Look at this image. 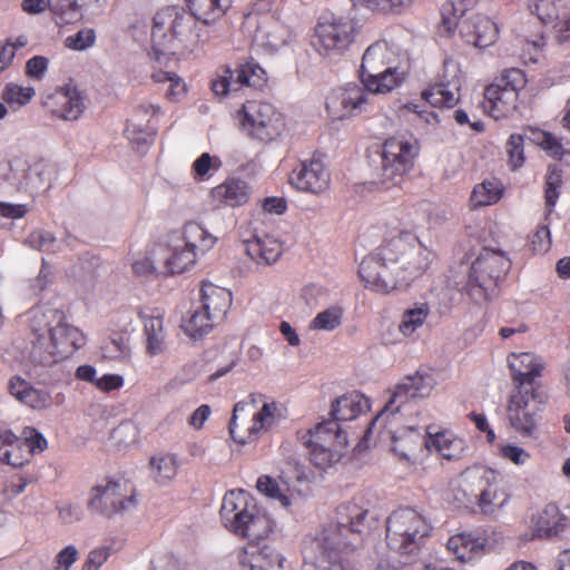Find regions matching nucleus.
<instances>
[{
	"mask_svg": "<svg viewBox=\"0 0 570 570\" xmlns=\"http://www.w3.org/2000/svg\"><path fill=\"white\" fill-rule=\"evenodd\" d=\"M347 444V434L337 422L323 421L309 431V460L316 468L325 470L340 460Z\"/></svg>",
	"mask_w": 570,
	"mask_h": 570,
	"instance_id": "13",
	"label": "nucleus"
},
{
	"mask_svg": "<svg viewBox=\"0 0 570 570\" xmlns=\"http://www.w3.org/2000/svg\"><path fill=\"white\" fill-rule=\"evenodd\" d=\"M237 118L247 135L263 144L279 140L287 130L284 115L266 101H246Z\"/></svg>",
	"mask_w": 570,
	"mask_h": 570,
	"instance_id": "9",
	"label": "nucleus"
},
{
	"mask_svg": "<svg viewBox=\"0 0 570 570\" xmlns=\"http://www.w3.org/2000/svg\"><path fill=\"white\" fill-rule=\"evenodd\" d=\"M150 466L155 480L158 483H166L176 476L178 462L176 455L167 453L153 456Z\"/></svg>",
	"mask_w": 570,
	"mask_h": 570,
	"instance_id": "43",
	"label": "nucleus"
},
{
	"mask_svg": "<svg viewBox=\"0 0 570 570\" xmlns=\"http://www.w3.org/2000/svg\"><path fill=\"white\" fill-rule=\"evenodd\" d=\"M196 262V253L186 248H176L170 256L166 258V268L170 274H181Z\"/></svg>",
	"mask_w": 570,
	"mask_h": 570,
	"instance_id": "46",
	"label": "nucleus"
},
{
	"mask_svg": "<svg viewBox=\"0 0 570 570\" xmlns=\"http://www.w3.org/2000/svg\"><path fill=\"white\" fill-rule=\"evenodd\" d=\"M30 361L52 366L72 355L86 343L83 333L67 322L63 311L36 307L30 317Z\"/></svg>",
	"mask_w": 570,
	"mask_h": 570,
	"instance_id": "3",
	"label": "nucleus"
},
{
	"mask_svg": "<svg viewBox=\"0 0 570 570\" xmlns=\"http://www.w3.org/2000/svg\"><path fill=\"white\" fill-rule=\"evenodd\" d=\"M78 550L75 546H67L56 557L57 570H69V568L77 561Z\"/></svg>",
	"mask_w": 570,
	"mask_h": 570,
	"instance_id": "61",
	"label": "nucleus"
},
{
	"mask_svg": "<svg viewBox=\"0 0 570 570\" xmlns=\"http://www.w3.org/2000/svg\"><path fill=\"white\" fill-rule=\"evenodd\" d=\"M534 140L552 157L560 159L564 154L561 140L548 131H535Z\"/></svg>",
	"mask_w": 570,
	"mask_h": 570,
	"instance_id": "53",
	"label": "nucleus"
},
{
	"mask_svg": "<svg viewBox=\"0 0 570 570\" xmlns=\"http://www.w3.org/2000/svg\"><path fill=\"white\" fill-rule=\"evenodd\" d=\"M481 480L485 488L481 491L478 508L484 515H494L509 501L505 482L500 473L483 468Z\"/></svg>",
	"mask_w": 570,
	"mask_h": 570,
	"instance_id": "23",
	"label": "nucleus"
},
{
	"mask_svg": "<svg viewBox=\"0 0 570 570\" xmlns=\"http://www.w3.org/2000/svg\"><path fill=\"white\" fill-rule=\"evenodd\" d=\"M183 240L186 248L206 252L210 249L215 243L216 237L209 234L202 225L197 223H188L184 226Z\"/></svg>",
	"mask_w": 570,
	"mask_h": 570,
	"instance_id": "38",
	"label": "nucleus"
},
{
	"mask_svg": "<svg viewBox=\"0 0 570 570\" xmlns=\"http://www.w3.org/2000/svg\"><path fill=\"white\" fill-rule=\"evenodd\" d=\"M368 94L357 85L333 89L326 96V110L333 120H342L362 111Z\"/></svg>",
	"mask_w": 570,
	"mask_h": 570,
	"instance_id": "20",
	"label": "nucleus"
},
{
	"mask_svg": "<svg viewBox=\"0 0 570 570\" xmlns=\"http://www.w3.org/2000/svg\"><path fill=\"white\" fill-rule=\"evenodd\" d=\"M502 195L503 186L500 180H484L474 186L470 197V207L474 209L494 205L501 199Z\"/></svg>",
	"mask_w": 570,
	"mask_h": 570,
	"instance_id": "35",
	"label": "nucleus"
},
{
	"mask_svg": "<svg viewBox=\"0 0 570 570\" xmlns=\"http://www.w3.org/2000/svg\"><path fill=\"white\" fill-rule=\"evenodd\" d=\"M530 246L534 253H547L551 247L550 229L547 225L538 226L537 230L530 238Z\"/></svg>",
	"mask_w": 570,
	"mask_h": 570,
	"instance_id": "56",
	"label": "nucleus"
},
{
	"mask_svg": "<svg viewBox=\"0 0 570 570\" xmlns=\"http://www.w3.org/2000/svg\"><path fill=\"white\" fill-rule=\"evenodd\" d=\"M434 383L435 381L430 374H421L417 372L413 376H407L402 383L395 386L390 401L372 422V426L382 423L389 424V433H391L392 439V451L401 461L409 462L412 456L415 455L422 446V436L414 428H403L397 431L392 430V428L399 423L397 413L411 400L428 396L431 393Z\"/></svg>",
	"mask_w": 570,
	"mask_h": 570,
	"instance_id": "4",
	"label": "nucleus"
},
{
	"mask_svg": "<svg viewBox=\"0 0 570 570\" xmlns=\"http://www.w3.org/2000/svg\"><path fill=\"white\" fill-rule=\"evenodd\" d=\"M222 166V160L217 156L203 153L191 166L193 177L197 181L209 179Z\"/></svg>",
	"mask_w": 570,
	"mask_h": 570,
	"instance_id": "44",
	"label": "nucleus"
},
{
	"mask_svg": "<svg viewBox=\"0 0 570 570\" xmlns=\"http://www.w3.org/2000/svg\"><path fill=\"white\" fill-rule=\"evenodd\" d=\"M155 83L165 86V97L168 101H180L187 94V86L181 77L175 72L156 70L151 73Z\"/></svg>",
	"mask_w": 570,
	"mask_h": 570,
	"instance_id": "37",
	"label": "nucleus"
},
{
	"mask_svg": "<svg viewBox=\"0 0 570 570\" xmlns=\"http://www.w3.org/2000/svg\"><path fill=\"white\" fill-rule=\"evenodd\" d=\"M513 390L509 397L507 413L511 426L524 436H530L537 429L538 415L547 401L540 379L546 364L543 360L530 352L508 355Z\"/></svg>",
	"mask_w": 570,
	"mask_h": 570,
	"instance_id": "2",
	"label": "nucleus"
},
{
	"mask_svg": "<svg viewBox=\"0 0 570 570\" xmlns=\"http://www.w3.org/2000/svg\"><path fill=\"white\" fill-rule=\"evenodd\" d=\"M463 17V0H448L441 7L440 32L451 36L460 27Z\"/></svg>",
	"mask_w": 570,
	"mask_h": 570,
	"instance_id": "41",
	"label": "nucleus"
},
{
	"mask_svg": "<svg viewBox=\"0 0 570 570\" xmlns=\"http://www.w3.org/2000/svg\"><path fill=\"white\" fill-rule=\"evenodd\" d=\"M197 19L179 7H166L154 17L153 49L159 55H183L198 43Z\"/></svg>",
	"mask_w": 570,
	"mask_h": 570,
	"instance_id": "6",
	"label": "nucleus"
},
{
	"mask_svg": "<svg viewBox=\"0 0 570 570\" xmlns=\"http://www.w3.org/2000/svg\"><path fill=\"white\" fill-rule=\"evenodd\" d=\"M43 105L53 116L63 120H77L85 110L81 92L70 83L48 95Z\"/></svg>",
	"mask_w": 570,
	"mask_h": 570,
	"instance_id": "21",
	"label": "nucleus"
},
{
	"mask_svg": "<svg viewBox=\"0 0 570 570\" xmlns=\"http://www.w3.org/2000/svg\"><path fill=\"white\" fill-rule=\"evenodd\" d=\"M46 175V165L37 163L33 164L32 166H29L26 173L27 185L31 187H38L40 184L45 181Z\"/></svg>",
	"mask_w": 570,
	"mask_h": 570,
	"instance_id": "63",
	"label": "nucleus"
},
{
	"mask_svg": "<svg viewBox=\"0 0 570 570\" xmlns=\"http://www.w3.org/2000/svg\"><path fill=\"white\" fill-rule=\"evenodd\" d=\"M263 45L271 50H278L294 39L293 31L283 22L274 20L259 30Z\"/></svg>",
	"mask_w": 570,
	"mask_h": 570,
	"instance_id": "39",
	"label": "nucleus"
},
{
	"mask_svg": "<svg viewBox=\"0 0 570 570\" xmlns=\"http://www.w3.org/2000/svg\"><path fill=\"white\" fill-rule=\"evenodd\" d=\"M136 505V491L129 481L106 479L90 491L88 508L106 518H112Z\"/></svg>",
	"mask_w": 570,
	"mask_h": 570,
	"instance_id": "14",
	"label": "nucleus"
},
{
	"mask_svg": "<svg viewBox=\"0 0 570 570\" xmlns=\"http://www.w3.org/2000/svg\"><path fill=\"white\" fill-rule=\"evenodd\" d=\"M433 527L419 510L399 508L387 517L385 542L389 550L400 557H415L431 537Z\"/></svg>",
	"mask_w": 570,
	"mask_h": 570,
	"instance_id": "7",
	"label": "nucleus"
},
{
	"mask_svg": "<svg viewBox=\"0 0 570 570\" xmlns=\"http://www.w3.org/2000/svg\"><path fill=\"white\" fill-rule=\"evenodd\" d=\"M525 85L521 69L504 70L499 78L485 87L482 107L494 119L505 118L517 109L519 91Z\"/></svg>",
	"mask_w": 570,
	"mask_h": 570,
	"instance_id": "12",
	"label": "nucleus"
},
{
	"mask_svg": "<svg viewBox=\"0 0 570 570\" xmlns=\"http://www.w3.org/2000/svg\"><path fill=\"white\" fill-rule=\"evenodd\" d=\"M266 83L265 70L253 60L239 65L236 69L226 67L212 81V90L216 96L237 92L244 87L261 88Z\"/></svg>",
	"mask_w": 570,
	"mask_h": 570,
	"instance_id": "17",
	"label": "nucleus"
},
{
	"mask_svg": "<svg viewBox=\"0 0 570 570\" xmlns=\"http://www.w3.org/2000/svg\"><path fill=\"white\" fill-rule=\"evenodd\" d=\"M289 185L298 191L321 195L328 189L331 173L317 157L301 160L288 175Z\"/></svg>",
	"mask_w": 570,
	"mask_h": 570,
	"instance_id": "19",
	"label": "nucleus"
},
{
	"mask_svg": "<svg viewBox=\"0 0 570 570\" xmlns=\"http://www.w3.org/2000/svg\"><path fill=\"white\" fill-rule=\"evenodd\" d=\"M35 96V89L31 87H22L17 83H8L2 92V99L9 105L23 106L28 104Z\"/></svg>",
	"mask_w": 570,
	"mask_h": 570,
	"instance_id": "52",
	"label": "nucleus"
},
{
	"mask_svg": "<svg viewBox=\"0 0 570 570\" xmlns=\"http://www.w3.org/2000/svg\"><path fill=\"white\" fill-rule=\"evenodd\" d=\"M488 539L485 537L472 538L471 534H465V550H469V560H473L484 553Z\"/></svg>",
	"mask_w": 570,
	"mask_h": 570,
	"instance_id": "62",
	"label": "nucleus"
},
{
	"mask_svg": "<svg viewBox=\"0 0 570 570\" xmlns=\"http://www.w3.org/2000/svg\"><path fill=\"white\" fill-rule=\"evenodd\" d=\"M393 52L389 48L387 42L376 41L371 45L364 52L361 63L362 82L368 78L376 77L389 70L392 66Z\"/></svg>",
	"mask_w": 570,
	"mask_h": 570,
	"instance_id": "24",
	"label": "nucleus"
},
{
	"mask_svg": "<svg viewBox=\"0 0 570 570\" xmlns=\"http://www.w3.org/2000/svg\"><path fill=\"white\" fill-rule=\"evenodd\" d=\"M431 309L428 303L416 302L412 307L406 308L399 324L400 333L405 336H412L419 328H421L430 316Z\"/></svg>",
	"mask_w": 570,
	"mask_h": 570,
	"instance_id": "34",
	"label": "nucleus"
},
{
	"mask_svg": "<svg viewBox=\"0 0 570 570\" xmlns=\"http://www.w3.org/2000/svg\"><path fill=\"white\" fill-rule=\"evenodd\" d=\"M370 410V401L362 393L352 391L336 399L331 409L333 416L328 421H351Z\"/></svg>",
	"mask_w": 570,
	"mask_h": 570,
	"instance_id": "28",
	"label": "nucleus"
},
{
	"mask_svg": "<svg viewBox=\"0 0 570 570\" xmlns=\"http://www.w3.org/2000/svg\"><path fill=\"white\" fill-rule=\"evenodd\" d=\"M122 386L124 377L119 374H105L95 382V387L105 393L119 390Z\"/></svg>",
	"mask_w": 570,
	"mask_h": 570,
	"instance_id": "59",
	"label": "nucleus"
},
{
	"mask_svg": "<svg viewBox=\"0 0 570 570\" xmlns=\"http://www.w3.org/2000/svg\"><path fill=\"white\" fill-rule=\"evenodd\" d=\"M336 520L323 528L303 550L304 562L320 570H356L351 559L354 541L365 529L367 510L346 502L336 508Z\"/></svg>",
	"mask_w": 570,
	"mask_h": 570,
	"instance_id": "1",
	"label": "nucleus"
},
{
	"mask_svg": "<svg viewBox=\"0 0 570 570\" xmlns=\"http://www.w3.org/2000/svg\"><path fill=\"white\" fill-rule=\"evenodd\" d=\"M562 185V170L557 166H550L548 168L547 177H546V204L551 210L559 197V189Z\"/></svg>",
	"mask_w": 570,
	"mask_h": 570,
	"instance_id": "49",
	"label": "nucleus"
},
{
	"mask_svg": "<svg viewBox=\"0 0 570 570\" xmlns=\"http://www.w3.org/2000/svg\"><path fill=\"white\" fill-rule=\"evenodd\" d=\"M406 244L401 239H386L376 250L364 257L358 266V275L364 286L373 292L389 294L406 286L399 269L400 256Z\"/></svg>",
	"mask_w": 570,
	"mask_h": 570,
	"instance_id": "8",
	"label": "nucleus"
},
{
	"mask_svg": "<svg viewBox=\"0 0 570 570\" xmlns=\"http://www.w3.org/2000/svg\"><path fill=\"white\" fill-rule=\"evenodd\" d=\"M23 434V443L28 451H30L31 456L37 452H42L47 449V440L40 434L35 428H26L22 432Z\"/></svg>",
	"mask_w": 570,
	"mask_h": 570,
	"instance_id": "57",
	"label": "nucleus"
},
{
	"mask_svg": "<svg viewBox=\"0 0 570 570\" xmlns=\"http://www.w3.org/2000/svg\"><path fill=\"white\" fill-rule=\"evenodd\" d=\"M424 443L429 451L436 452L448 461L459 460L463 453V441L450 431L432 432L429 428Z\"/></svg>",
	"mask_w": 570,
	"mask_h": 570,
	"instance_id": "29",
	"label": "nucleus"
},
{
	"mask_svg": "<svg viewBox=\"0 0 570 570\" xmlns=\"http://www.w3.org/2000/svg\"><path fill=\"white\" fill-rule=\"evenodd\" d=\"M257 490L266 497L277 500L283 507H288L291 501L279 487L278 482L269 475H262L257 480Z\"/></svg>",
	"mask_w": 570,
	"mask_h": 570,
	"instance_id": "50",
	"label": "nucleus"
},
{
	"mask_svg": "<svg viewBox=\"0 0 570 570\" xmlns=\"http://www.w3.org/2000/svg\"><path fill=\"white\" fill-rule=\"evenodd\" d=\"M8 389L13 397L33 410H45L53 403L48 391L32 386L31 383L20 376L11 377Z\"/></svg>",
	"mask_w": 570,
	"mask_h": 570,
	"instance_id": "25",
	"label": "nucleus"
},
{
	"mask_svg": "<svg viewBox=\"0 0 570 570\" xmlns=\"http://www.w3.org/2000/svg\"><path fill=\"white\" fill-rule=\"evenodd\" d=\"M210 413L212 410L209 405L203 404L199 407H197L190 415V417L188 419V424L195 430H200L203 429L204 423L208 420Z\"/></svg>",
	"mask_w": 570,
	"mask_h": 570,
	"instance_id": "64",
	"label": "nucleus"
},
{
	"mask_svg": "<svg viewBox=\"0 0 570 570\" xmlns=\"http://www.w3.org/2000/svg\"><path fill=\"white\" fill-rule=\"evenodd\" d=\"M104 353L110 358L126 360L130 356V341L128 335L111 337L102 346Z\"/></svg>",
	"mask_w": 570,
	"mask_h": 570,
	"instance_id": "51",
	"label": "nucleus"
},
{
	"mask_svg": "<svg viewBox=\"0 0 570 570\" xmlns=\"http://www.w3.org/2000/svg\"><path fill=\"white\" fill-rule=\"evenodd\" d=\"M250 191V186L245 180L230 178L214 187L210 196L218 205L238 207L249 200Z\"/></svg>",
	"mask_w": 570,
	"mask_h": 570,
	"instance_id": "27",
	"label": "nucleus"
},
{
	"mask_svg": "<svg viewBox=\"0 0 570 570\" xmlns=\"http://www.w3.org/2000/svg\"><path fill=\"white\" fill-rule=\"evenodd\" d=\"M567 521L557 504L548 503L539 513L534 529L539 537L551 538L566 529Z\"/></svg>",
	"mask_w": 570,
	"mask_h": 570,
	"instance_id": "33",
	"label": "nucleus"
},
{
	"mask_svg": "<svg viewBox=\"0 0 570 570\" xmlns=\"http://www.w3.org/2000/svg\"><path fill=\"white\" fill-rule=\"evenodd\" d=\"M405 73L396 67H390L389 70L376 77L363 81V88L368 94H386L402 85Z\"/></svg>",
	"mask_w": 570,
	"mask_h": 570,
	"instance_id": "36",
	"label": "nucleus"
},
{
	"mask_svg": "<svg viewBox=\"0 0 570 570\" xmlns=\"http://www.w3.org/2000/svg\"><path fill=\"white\" fill-rule=\"evenodd\" d=\"M145 334L147 338V353L157 355L166 350L164 323L161 317H147L144 323Z\"/></svg>",
	"mask_w": 570,
	"mask_h": 570,
	"instance_id": "40",
	"label": "nucleus"
},
{
	"mask_svg": "<svg viewBox=\"0 0 570 570\" xmlns=\"http://www.w3.org/2000/svg\"><path fill=\"white\" fill-rule=\"evenodd\" d=\"M422 98L433 107L452 108L461 99L460 79L436 83L424 90Z\"/></svg>",
	"mask_w": 570,
	"mask_h": 570,
	"instance_id": "31",
	"label": "nucleus"
},
{
	"mask_svg": "<svg viewBox=\"0 0 570 570\" xmlns=\"http://www.w3.org/2000/svg\"><path fill=\"white\" fill-rule=\"evenodd\" d=\"M232 293L226 288L203 282L200 287V302L204 311L214 320L223 321L232 306Z\"/></svg>",
	"mask_w": 570,
	"mask_h": 570,
	"instance_id": "26",
	"label": "nucleus"
},
{
	"mask_svg": "<svg viewBox=\"0 0 570 570\" xmlns=\"http://www.w3.org/2000/svg\"><path fill=\"white\" fill-rule=\"evenodd\" d=\"M391 239H401L406 244L405 248L396 252V255L400 256L399 269L407 286L429 269L435 254L407 232H402Z\"/></svg>",
	"mask_w": 570,
	"mask_h": 570,
	"instance_id": "18",
	"label": "nucleus"
},
{
	"mask_svg": "<svg viewBox=\"0 0 570 570\" xmlns=\"http://www.w3.org/2000/svg\"><path fill=\"white\" fill-rule=\"evenodd\" d=\"M420 151L416 140L397 137L387 138L381 151V185L385 189L401 186L414 167V160Z\"/></svg>",
	"mask_w": 570,
	"mask_h": 570,
	"instance_id": "11",
	"label": "nucleus"
},
{
	"mask_svg": "<svg viewBox=\"0 0 570 570\" xmlns=\"http://www.w3.org/2000/svg\"><path fill=\"white\" fill-rule=\"evenodd\" d=\"M109 558L108 548H98L89 552L87 560L82 566V570H99V568Z\"/></svg>",
	"mask_w": 570,
	"mask_h": 570,
	"instance_id": "60",
	"label": "nucleus"
},
{
	"mask_svg": "<svg viewBox=\"0 0 570 570\" xmlns=\"http://www.w3.org/2000/svg\"><path fill=\"white\" fill-rule=\"evenodd\" d=\"M498 37V28L489 18H479L474 22V31L469 35L465 42L472 43L476 48H487L492 45Z\"/></svg>",
	"mask_w": 570,
	"mask_h": 570,
	"instance_id": "42",
	"label": "nucleus"
},
{
	"mask_svg": "<svg viewBox=\"0 0 570 570\" xmlns=\"http://www.w3.org/2000/svg\"><path fill=\"white\" fill-rule=\"evenodd\" d=\"M358 26L354 19L338 17L321 21L315 27L313 46L325 56L342 55L355 41Z\"/></svg>",
	"mask_w": 570,
	"mask_h": 570,
	"instance_id": "15",
	"label": "nucleus"
},
{
	"mask_svg": "<svg viewBox=\"0 0 570 570\" xmlns=\"http://www.w3.org/2000/svg\"><path fill=\"white\" fill-rule=\"evenodd\" d=\"M96 41V32L94 29H81L77 33L68 36L65 39L67 48L72 50H86L94 46Z\"/></svg>",
	"mask_w": 570,
	"mask_h": 570,
	"instance_id": "54",
	"label": "nucleus"
},
{
	"mask_svg": "<svg viewBox=\"0 0 570 570\" xmlns=\"http://www.w3.org/2000/svg\"><path fill=\"white\" fill-rule=\"evenodd\" d=\"M48 59L42 56H35L26 63V73L28 77L41 80L48 69Z\"/></svg>",
	"mask_w": 570,
	"mask_h": 570,
	"instance_id": "58",
	"label": "nucleus"
},
{
	"mask_svg": "<svg viewBox=\"0 0 570 570\" xmlns=\"http://www.w3.org/2000/svg\"><path fill=\"white\" fill-rule=\"evenodd\" d=\"M511 267L508 256L494 249L485 248L472 263L468 285L469 296L475 305L481 306L490 299V289L495 287L498 281L503 278Z\"/></svg>",
	"mask_w": 570,
	"mask_h": 570,
	"instance_id": "10",
	"label": "nucleus"
},
{
	"mask_svg": "<svg viewBox=\"0 0 570 570\" xmlns=\"http://www.w3.org/2000/svg\"><path fill=\"white\" fill-rule=\"evenodd\" d=\"M283 252V246L276 238L264 235L255 236L246 243V253L259 265H271L278 261Z\"/></svg>",
	"mask_w": 570,
	"mask_h": 570,
	"instance_id": "30",
	"label": "nucleus"
},
{
	"mask_svg": "<svg viewBox=\"0 0 570 570\" xmlns=\"http://www.w3.org/2000/svg\"><path fill=\"white\" fill-rule=\"evenodd\" d=\"M507 153L512 169H517L523 165V137L521 135L513 134L510 136L507 142Z\"/></svg>",
	"mask_w": 570,
	"mask_h": 570,
	"instance_id": "55",
	"label": "nucleus"
},
{
	"mask_svg": "<svg viewBox=\"0 0 570 570\" xmlns=\"http://www.w3.org/2000/svg\"><path fill=\"white\" fill-rule=\"evenodd\" d=\"M31 459L30 451H28L26 443L16 435V440L10 442L6 449L2 462L12 466H22Z\"/></svg>",
	"mask_w": 570,
	"mask_h": 570,
	"instance_id": "48",
	"label": "nucleus"
},
{
	"mask_svg": "<svg viewBox=\"0 0 570 570\" xmlns=\"http://www.w3.org/2000/svg\"><path fill=\"white\" fill-rule=\"evenodd\" d=\"M234 534L248 540L236 553L238 570L286 569V557L275 540L276 522L258 508Z\"/></svg>",
	"mask_w": 570,
	"mask_h": 570,
	"instance_id": "5",
	"label": "nucleus"
},
{
	"mask_svg": "<svg viewBox=\"0 0 570 570\" xmlns=\"http://www.w3.org/2000/svg\"><path fill=\"white\" fill-rule=\"evenodd\" d=\"M193 16L205 24L219 21L230 9L232 0H187Z\"/></svg>",
	"mask_w": 570,
	"mask_h": 570,
	"instance_id": "32",
	"label": "nucleus"
},
{
	"mask_svg": "<svg viewBox=\"0 0 570 570\" xmlns=\"http://www.w3.org/2000/svg\"><path fill=\"white\" fill-rule=\"evenodd\" d=\"M257 509L256 503L244 490L228 491L222 502L220 518L224 527L232 533L240 527Z\"/></svg>",
	"mask_w": 570,
	"mask_h": 570,
	"instance_id": "22",
	"label": "nucleus"
},
{
	"mask_svg": "<svg viewBox=\"0 0 570 570\" xmlns=\"http://www.w3.org/2000/svg\"><path fill=\"white\" fill-rule=\"evenodd\" d=\"M343 308L332 306L320 312L312 321L309 327L318 331H333L342 324Z\"/></svg>",
	"mask_w": 570,
	"mask_h": 570,
	"instance_id": "47",
	"label": "nucleus"
},
{
	"mask_svg": "<svg viewBox=\"0 0 570 570\" xmlns=\"http://www.w3.org/2000/svg\"><path fill=\"white\" fill-rule=\"evenodd\" d=\"M216 323L219 321L214 320L209 313L204 311H196L185 325V331L191 337H202L207 334Z\"/></svg>",
	"mask_w": 570,
	"mask_h": 570,
	"instance_id": "45",
	"label": "nucleus"
},
{
	"mask_svg": "<svg viewBox=\"0 0 570 570\" xmlns=\"http://www.w3.org/2000/svg\"><path fill=\"white\" fill-rule=\"evenodd\" d=\"M244 407L245 405L242 403L235 404L229 422L232 439L243 445L258 440L263 432L269 431L283 419V413L277 402H265L259 411L253 415L252 424L246 430H242L237 422V413L243 411Z\"/></svg>",
	"mask_w": 570,
	"mask_h": 570,
	"instance_id": "16",
	"label": "nucleus"
}]
</instances>
